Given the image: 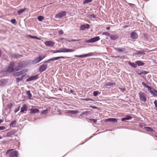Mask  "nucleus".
I'll list each match as a JSON object with an SVG mask.
<instances>
[{
  "mask_svg": "<svg viewBox=\"0 0 157 157\" xmlns=\"http://www.w3.org/2000/svg\"><path fill=\"white\" fill-rule=\"evenodd\" d=\"M45 57V56H40L39 57L35 58L32 61V63L33 65H35L43 59Z\"/></svg>",
  "mask_w": 157,
  "mask_h": 157,
  "instance_id": "obj_1",
  "label": "nucleus"
},
{
  "mask_svg": "<svg viewBox=\"0 0 157 157\" xmlns=\"http://www.w3.org/2000/svg\"><path fill=\"white\" fill-rule=\"evenodd\" d=\"M140 100L142 101L145 102L147 101L146 94L144 92L140 91L139 93Z\"/></svg>",
  "mask_w": 157,
  "mask_h": 157,
  "instance_id": "obj_2",
  "label": "nucleus"
},
{
  "mask_svg": "<svg viewBox=\"0 0 157 157\" xmlns=\"http://www.w3.org/2000/svg\"><path fill=\"white\" fill-rule=\"evenodd\" d=\"M67 13V12L66 11H61L56 15L55 17L56 18H61L65 16Z\"/></svg>",
  "mask_w": 157,
  "mask_h": 157,
  "instance_id": "obj_3",
  "label": "nucleus"
},
{
  "mask_svg": "<svg viewBox=\"0 0 157 157\" xmlns=\"http://www.w3.org/2000/svg\"><path fill=\"white\" fill-rule=\"evenodd\" d=\"M100 39L99 36H96L90 39L86 40L85 41L86 43H94L98 41Z\"/></svg>",
  "mask_w": 157,
  "mask_h": 157,
  "instance_id": "obj_4",
  "label": "nucleus"
},
{
  "mask_svg": "<svg viewBox=\"0 0 157 157\" xmlns=\"http://www.w3.org/2000/svg\"><path fill=\"white\" fill-rule=\"evenodd\" d=\"M115 49L119 53H126L127 52L126 49L124 48H115Z\"/></svg>",
  "mask_w": 157,
  "mask_h": 157,
  "instance_id": "obj_5",
  "label": "nucleus"
},
{
  "mask_svg": "<svg viewBox=\"0 0 157 157\" xmlns=\"http://www.w3.org/2000/svg\"><path fill=\"white\" fill-rule=\"evenodd\" d=\"M38 76L39 75H37L31 76L28 78L26 80L27 82L35 80L39 78Z\"/></svg>",
  "mask_w": 157,
  "mask_h": 157,
  "instance_id": "obj_6",
  "label": "nucleus"
},
{
  "mask_svg": "<svg viewBox=\"0 0 157 157\" xmlns=\"http://www.w3.org/2000/svg\"><path fill=\"white\" fill-rule=\"evenodd\" d=\"M55 43L54 42L52 41H47L45 42V45L48 47H52L55 45Z\"/></svg>",
  "mask_w": 157,
  "mask_h": 157,
  "instance_id": "obj_7",
  "label": "nucleus"
},
{
  "mask_svg": "<svg viewBox=\"0 0 157 157\" xmlns=\"http://www.w3.org/2000/svg\"><path fill=\"white\" fill-rule=\"evenodd\" d=\"M48 65L47 64H42L40 66L39 70L40 72H41L45 71L47 68Z\"/></svg>",
  "mask_w": 157,
  "mask_h": 157,
  "instance_id": "obj_8",
  "label": "nucleus"
},
{
  "mask_svg": "<svg viewBox=\"0 0 157 157\" xmlns=\"http://www.w3.org/2000/svg\"><path fill=\"white\" fill-rule=\"evenodd\" d=\"M24 67L23 64L21 63H19L18 64V66H17L15 69L16 71H18L21 70L22 68Z\"/></svg>",
  "mask_w": 157,
  "mask_h": 157,
  "instance_id": "obj_9",
  "label": "nucleus"
},
{
  "mask_svg": "<svg viewBox=\"0 0 157 157\" xmlns=\"http://www.w3.org/2000/svg\"><path fill=\"white\" fill-rule=\"evenodd\" d=\"M9 157H18V152L16 151H13L10 153Z\"/></svg>",
  "mask_w": 157,
  "mask_h": 157,
  "instance_id": "obj_10",
  "label": "nucleus"
},
{
  "mask_svg": "<svg viewBox=\"0 0 157 157\" xmlns=\"http://www.w3.org/2000/svg\"><path fill=\"white\" fill-rule=\"evenodd\" d=\"M148 91L154 96L157 97V91L155 90L152 88L150 90H148Z\"/></svg>",
  "mask_w": 157,
  "mask_h": 157,
  "instance_id": "obj_11",
  "label": "nucleus"
},
{
  "mask_svg": "<svg viewBox=\"0 0 157 157\" xmlns=\"http://www.w3.org/2000/svg\"><path fill=\"white\" fill-rule=\"evenodd\" d=\"M90 27V25L88 24L83 25L80 26V30H84L86 29H89Z\"/></svg>",
  "mask_w": 157,
  "mask_h": 157,
  "instance_id": "obj_12",
  "label": "nucleus"
},
{
  "mask_svg": "<svg viewBox=\"0 0 157 157\" xmlns=\"http://www.w3.org/2000/svg\"><path fill=\"white\" fill-rule=\"evenodd\" d=\"M130 37L133 39H136L138 38V35L135 32H133L131 33Z\"/></svg>",
  "mask_w": 157,
  "mask_h": 157,
  "instance_id": "obj_13",
  "label": "nucleus"
},
{
  "mask_svg": "<svg viewBox=\"0 0 157 157\" xmlns=\"http://www.w3.org/2000/svg\"><path fill=\"white\" fill-rule=\"evenodd\" d=\"M117 119L115 118H109L105 120V121L106 122H110L113 123H117Z\"/></svg>",
  "mask_w": 157,
  "mask_h": 157,
  "instance_id": "obj_14",
  "label": "nucleus"
},
{
  "mask_svg": "<svg viewBox=\"0 0 157 157\" xmlns=\"http://www.w3.org/2000/svg\"><path fill=\"white\" fill-rule=\"evenodd\" d=\"M27 105L25 104H24L21 108L20 112L24 113V112L26 111L27 110Z\"/></svg>",
  "mask_w": 157,
  "mask_h": 157,
  "instance_id": "obj_15",
  "label": "nucleus"
},
{
  "mask_svg": "<svg viewBox=\"0 0 157 157\" xmlns=\"http://www.w3.org/2000/svg\"><path fill=\"white\" fill-rule=\"evenodd\" d=\"M29 110L30 111L31 114L37 113L39 111V110L36 108L29 109Z\"/></svg>",
  "mask_w": 157,
  "mask_h": 157,
  "instance_id": "obj_16",
  "label": "nucleus"
},
{
  "mask_svg": "<svg viewBox=\"0 0 157 157\" xmlns=\"http://www.w3.org/2000/svg\"><path fill=\"white\" fill-rule=\"evenodd\" d=\"M65 58H65V57L59 56V57H54V58H51V59H50L49 60H50V62H51V61H52L57 60L60 59H65Z\"/></svg>",
  "mask_w": 157,
  "mask_h": 157,
  "instance_id": "obj_17",
  "label": "nucleus"
},
{
  "mask_svg": "<svg viewBox=\"0 0 157 157\" xmlns=\"http://www.w3.org/2000/svg\"><path fill=\"white\" fill-rule=\"evenodd\" d=\"M7 83L6 80L5 79H1L0 80V86H4L6 85Z\"/></svg>",
  "mask_w": 157,
  "mask_h": 157,
  "instance_id": "obj_18",
  "label": "nucleus"
},
{
  "mask_svg": "<svg viewBox=\"0 0 157 157\" xmlns=\"http://www.w3.org/2000/svg\"><path fill=\"white\" fill-rule=\"evenodd\" d=\"M63 52H73L75 51V50L72 49H67L63 48Z\"/></svg>",
  "mask_w": 157,
  "mask_h": 157,
  "instance_id": "obj_19",
  "label": "nucleus"
},
{
  "mask_svg": "<svg viewBox=\"0 0 157 157\" xmlns=\"http://www.w3.org/2000/svg\"><path fill=\"white\" fill-rule=\"evenodd\" d=\"M135 55H144L145 54L144 52L143 51H136L135 53H134Z\"/></svg>",
  "mask_w": 157,
  "mask_h": 157,
  "instance_id": "obj_20",
  "label": "nucleus"
},
{
  "mask_svg": "<svg viewBox=\"0 0 157 157\" xmlns=\"http://www.w3.org/2000/svg\"><path fill=\"white\" fill-rule=\"evenodd\" d=\"M25 72V71L24 70H22L19 72L15 73V75L16 76H19L23 74Z\"/></svg>",
  "mask_w": 157,
  "mask_h": 157,
  "instance_id": "obj_21",
  "label": "nucleus"
},
{
  "mask_svg": "<svg viewBox=\"0 0 157 157\" xmlns=\"http://www.w3.org/2000/svg\"><path fill=\"white\" fill-rule=\"evenodd\" d=\"M78 110L73 111V110H71V111H67L66 112V113H70L71 114H72L73 115L75 114L78 113Z\"/></svg>",
  "mask_w": 157,
  "mask_h": 157,
  "instance_id": "obj_22",
  "label": "nucleus"
},
{
  "mask_svg": "<svg viewBox=\"0 0 157 157\" xmlns=\"http://www.w3.org/2000/svg\"><path fill=\"white\" fill-rule=\"evenodd\" d=\"M136 64L137 66H143L144 64V63L142 62L141 61L138 60L136 62Z\"/></svg>",
  "mask_w": 157,
  "mask_h": 157,
  "instance_id": "obj_23",
  "label": "nucleus"
},
{
  "mask_svg": "<svg viewBox=\"0 0 157 157\" xmlns=\"http://www.w3.org/2000/svg\"><path fill=\"white\" fill-rule=\"evenodd\" d=\"M132 117L129 115H127L126 117L122 118L121 119V121H124L126 120H129L132 118Z\"/></svg>",
  "mask_w": 157,
  "mask_h": 157,
  "instance_id": "obj_24",
  "label": "nucleus"
},
{
  "mask_svg": "<svg viewBox=\"0 0 157 157\" xmlns=\"http://www.w3.org/2000/svg\"><path fill=\"white\" fill-rule=\"evenodd\" d=\"M128 63L129 65L134 68H136L137 67V65L136 63V62L135 63H132L130 61H129Z\"/></svg>",
  "mask_w": 157,
  "mask_h": 157,
  "instance_id": "obj_25",
  "label": "nucleus"
},
{
  "mask_svg": "<svg viewBox=\"0 0 157 157\" xmlns=\"http://www.w3.org/2000/svg\"><path fill=\"white\" fill-rule=\"evenodd\" d=\"M25 76V75H23L20 77L17 78L16 80V81L17 82H19L20 81H21L24 77Z\"/></svg>",
  "mask_w": 157,
  "mask_h": 157,
  "instance_id": "obj_26",
  "label": "nucleus"
},
{
  "mask_svg": "<svg viewBox=\"0 0 157 157\" xmlns=\"http://www.w3.org/2000/svg\"><path fill=\"white\" fill-rule=\"evenodd\" d=\"M144 128L147 131L149 132H154L155 131L152 129L150 127H145Z\"/></svg>",
  "mask_w": 157,
  "mask_h": 157,
  "instance_id": "obj_27",
  "label": "nucleus"
},
{
  "mask_svg": "<svg viewBox=\"0 0 157 157\" xmlns=\"http://www.w3.org/2000/svg\"><path fill=\"white\" fill-rule=\"evenodd\" d=\"M109 36L111 39L113 40H115L118 38V36L116 35H110Z\"/></svg>",
  "mask_w": 157,
  "mask_h": 157,
  "instance_id": "obj_28",
  "label": "nucleus"
},
{
  "mask_svg": "<svg viewBox=\"0 0 157 157\" xmlns=\"http://www.w3.org/2000/svg\"><path fill=\"white\" fill-rule=\"evenodd\" d=\"M142 85L144 86L145 87L148 89V90H151V89L152 88V87H150L149 86L147 85L146 83H145L144 82H142Z\"/></svg>",
  "mask_w": 157,
  "mask_h": 157,
  "instance_id": "obj_29",
  "label": "nucleus"
},
{
  "mask_svg": "<svg viewBox=\"0 0 157 157\" xmlns=\"http://www.w3.org/2000/svg\"><path fill=\"white\" fill-rule=\"evenodd\" d=\"M26 94L28 96L29 98V99H31V98L32 96V94L30 93V90H28L26 92Z\"/></svg>",
  "mask_w": 157,
  "mask_h": 157,
  "instance_id": "obj_30",
  "label": "nucleus"
},
{
  "mask_svg": "<svg viewBox=\"0 0 157 157\" xmlns=\"http://www.w3.org/2000/svg\"><path fill=\"white\" fill-rule=\"evenodd\" d=\"M74 56L75 57H78L79 58H84V57H87L86 54H84L83 55H75Z\"/></svg>",
  "mask_w": 157,
  "mask_h": 157,
  "instance_id": "obj_31",
  "label": "nucleus"
},
{
  "mask_svg": "<svg viewBox=\"0 0 157 157\" xmlns=\"http://www.w3.org/2000/svg\"><path fill=\"white\" fill-rule=\"evenodd\" d=\"M22 56V55L18 54H15L12 56L13 57L15 58H20Z\"/></svg>",
  "mask_w": 157,
  "mask_h": 157,
  "instance_id": "obj_32",
  "label": "nucleus"
},
{
  "mask_svg": "<svg viewBox=\"0 0 157 157\" xmlns=\"http://www.w3.org/2000/svg\"><path fill=\"white\" fill-rule=\"evenodd\" d=\"M16 121L14 120L12 121L11 123L10 124V126L12 127H14V125L16 124Z\"/></svg>",
  "mask_w": 157,
  "mask_h": 157,
  "instance_id": "obj_33",
  "label": "nucleus"
},
{
  "mask_svg": "<svg viewBox=\"0 0 157 157\" xmlns=\"http://www.w3.org/2000/svg\"><path fill=\"white\" fill-rule=\"evenodd\" d=\"M63 48H61L60 49L58 50H56V51L54 52H53L54 53H60V52H63Z\"/></svg>",
  "mask_w": 157,
  "mask_h": 157,
  "instance_id": "obj_34",
  "label": "nucleus"
},
{
  "mask_svg": "<svg viewBox=\"0 0 157 157\" xmlns=\"http://www.w3.org/2000/svg\"><path fill=\"white\" fill-rule=\"evenodd\" d=\"M26 9V8L21 9L18 12V14L20 15L21 14L24 12Z\"/></svg>",
  "mask_w": 157,
  "mask_h": 157,
  "instance_id": "obj_35",
  "label": "nucleus"
},
{
  "mask_svg": "<svg viewBox=\"0 0 157 157\" xmlns=\"http://www.w3.org/2000/svg\"><path fill=\"white\" fill-rule=\"evenodd\" d=\"M44 18V17L42 16H39L37 17V19L38 21H42Z\"/></svg>",
  "mask_w": 157,
  "mask_h": 157,
  "instance_id": "obj_36",
  "label": "nucleus"
},
{
  "mask_svg": "<svg viewBox=\"0 0 157 157\" xmlns=\"http://www.w3.org/2000/svg\"><path fill=\"white\" fill-rule=\"evenodd\" d=\"M14 70L13 67H11L10 66H9L8 68V71L10 72H12Z\"/></svg>",
  "mask_w": 157,
  "mask_h": 157,
  "instance_id": "obj_37",
  "label": "nucleus"
},
{
  "mask_svg": "<svg viewBox=\"0 0 157 157\" xmlns=\"http://www.w3.org/2000/svg\"><path fill=\"white\" fill-rule=\"evenodd\" d=\"M92 1V0H85L83 2V4H86L89 2H91Z\"/></svg>",
  "mask_w": 157,
  "mask_h": 157,
  "instance_id": "obj_38",
  "label": "nucleus"
},
{
  "mask_svg": "<svg viewBox=\"0 0 157 157\" xmlns=\"http://www.w3.org/2000/svg\"><path fill=\"white\" fill-rule=\"evenodd\" d=\"M148 73H149L148 71H142V72H141V73H138V74L140 75H141L142 74L146 75Z\"/></svg>",
  "mask_w": 157,
  "mask_h": 157,
  "instance_id": "obj_39",
  "label": "nucleus"
},
{
  "mask_svg": "<svg viewBox=\"0 0 157 157\" xmlns=\"http://www.w3.org/2000/svg\"><path fill=\"white\" fill-rule=\"evenodd\" d=\"M102 35H105L108 36H110V34L109 33L106 32H103L102 33Z\"/></svg>",
  "mask_w": 157,
  "mask_h": 157,
  "instance_id": "obj_40",
  "label": "nucleus"
},
{
  "mask_svg": "<svg viewBox=\"0 0 157 157\" xmlns=\"http://www.w3.org/2000/svg\"><path fill=\"white\" fill-rule=\"evenodd\" d=\"M13 134V132L12 131H10L7 134L8 136H11Z\"/></svg>",
  "mask_w": 157,
  "mask_h": 157,
  "instance_id": "obj_41",
  "label": "nucleus"
},
{
  "mask_svg": "<svg viewBox=\"0 0 157 157\" xmlns=\"http://www.w3.org/2000/svg\"><path fill=\"white\" fill-rule=\"evenodd\" d=\"M88 17L90 18H95V16L93 14H90V15H88Z\"/></svg>",
  "mask_w": 157,
  "mask_h": 157,
  "instance_id": "obj_42",
  "label": "nucleus"
},
{
  "mask_svg": "<svg viewBox=\"0 0 157 157\" xmlns=\"http://www.w3.org/2000/svg\"><path fill=\"white\" fill-rule=\"evenodd\" d=\"M98 93V91H95L94 92L93 94L94 96H96L97 95Z\"/></svg>",
  "mask_w": 157,
  "mask_h": 157,
  "instance_id": "obj_43",
  "label": "nucleus"
},
{
  "mask_svg": "<svg viewBox=\"0 0 157 157\" xmlns=\"http://www.w3.org/2000/svg\"><path fill=\"white\" fill-rule=\"evenodd\" d=\"M94 55V53L93 52L89 53L86 54L87 57L90 56Z\"/></svg>",
  "mask_w": 157,
  "mask_h": 157,
  "instance_id": "obj_44",
  "label": "nucleus"
},
{
  "mask_svg": "<svg viewBox=\"0 0 157 157\" xmlns=\"http://www.w3.org/2000/svg\"><path fill=\"white\" fill-rule=\"evenodd\" d=\"M11 22L12 23L14 24H15V23L16 22V20L14 19H13L11 20Z\"/></svg>",
  "mask_w": 157,
  "mask_h": 157,
  "instance_id": "obj_45",
  "label": "nucleus"
},
{
  "mask_svg": "<svg viewBox=\"0 0 157 157\" xmlns=\"http://www.w3.org/2000/svg\"><path fill=\"white\" fill-rule=\"evenodd\" d=\"M47 112H48V110H47V109L41 112V114H46L47 113Z\"/></svg>",
  "mask_w": 157,
  "mask_h": 157,
  "instance_id": "obj_46",
  "label": "nucleus"
},
{
  "mask_svg": "<svg viewBox=\"0 0 157 157\" xmlns=\"http://www.w3.org/2000/svg\"><path fill=\"white\" fill-rule=\"evenodd\" d=\"M154 104L155 107L157 108V100H155L154 102Z\"/></svg>",
  "mask_w": 157,
  "mask_h": 157,
  "instance_id": "obj_47",
  "label": "nucleus"
},
{
  "mask_svg": "<svg viewBox=\"0 0 157 157\" xmlns=\"http://www.w3.org/2000/svg\"><path fill=\"white\" fill-rule=\"evenodd\" d=\"M88 112H89L87 111L84 112L82 113V114L87 115L88 114Z\"/></svg>",
  "mask_w": 157,
  "mask_h": 157,
  "instance_id": "obj_48",
  "label": "nucleus"
},
{
  "mask_svg": "<svg viewBox=\"0 0 157 157\" xmlns=\"http://www.w3.org/2000/svg\"><path fill=\"white\" fill-rule=\"evenodd\" d=\"M29 36L31 38H35L36 39H39L37 38V37H36V36H32L31 35H29Z\"/></svg>",
  "mask_w": 157,
  "mask_h": 157,
  "instance_id": "obj_49",
  "label": "nucleus"
},
{
  "mask_svg": "<svg viewBox=\"0 0 157 157\" xmlns=\"http://www.w3.org/2000/svg\"><path fill=\"white\" fill-rule=\"evenodd\" d=\"M119 89L122 92H124V91H125V88H119Z\"/></svg>",
  "mask_w": 157,
  "mask_h": 157,
  "instance_id": "obj_50",
  "label": "nucleus"
},
{
  "mask_svg": "<svg viewBox=\"0 0 157 157\" xmlns=\"http://www.w3.org/2000/svg\"><path fill=\"white\" fill-rule=\"evenodd\" d=\"M20 106H19L17 109L14 110V112L16 113L20 110Z\"/></svg>",
  "mask_w": 157,
  "mask_h": 157,
  "instance_id": "obj_51",
  "label": "nucleus"
},
{
  "mask_svg": "<svg viewBox=\"0 0 157 157\" xmlns=\"http://www.w3.org/2000/svg\"><path fill=\"white\" fill-rule=\"evenodd\" d=\"M91 121L94 123H95L96 122L97 120H95L94 119H91L90 120Z\"/></svg>",
  "mask_w": 157,
  "mask_h": 157,
  "instance_id": "obj_52",
  "label": "nucleus"
},
{
  "mask_svg": "<svg viewBox=\"0 0 157 157\" xmlns=\"http://www.w3.org/2000/svg\"><path fill=\"white\" fill-rule=\"evenodd\" d=\"M5 128L4 126H0V130H3Z\"/></svg>",
  "mask_w": 157,
  "mask_h": 157,
  "instance_id": "obj_53",
  "label": "nucleus"
},
{
  "mask_svg": "<svg viewBox=\"0 0 157 157\" xmlns=\"http://www.w3.org/2000/svg\"><path fill=\"white\" fill-rule=\"evenodd\" d=\"M115 59H117V58H122L120 56H115L114 57Z\"/></svg>",
  "mask_w": 157,
  "mask_h": 157,
  "instance_id": "obj_54",
  "label": "nucleus"
},
{
  "mask_svg": "<svg viewBox=\"0 0 157 157\" xmlns=\"http://www.w3.org/2000/svg\"><path fill=\"white\" fill-rule=\"evenodd\" d=\"M14 65V63L13 62H11L10 63V65L9 66H10L11 67H13Z\"/></svg>",
  "mask_w": 157,
  "mask_h": 157,
  "instance_id": "obj_55",
  "label": "nucleus"
},
{
  "mask_svg": "<svg viewBox=\"0 0 157 157\" xmlns=\"http://www.w3.org/2000/svg\"><path fill=\"white\" fill-rule=\"evenodd\" d=\"M59 34H62L63 33V31L61 30L59 31Z\"/></svg>",
  "mask_w": 157,
  "mask_h": 157,
  "instance_id": "obj_56",
  "label": "nucleus"
},
{
  "mask_svg": "<svg viewBox=\"0 0 157 157\" xmlns=\"http://www.w3.org/2000/svg\"><path fill=\"white\" fill-rule=\"evenodd\" d=\"M50 62L49 59L44 62V63H50Z\"/></svg>",
  "mask_w": 157,
  "mask_h": 157,
  "instance_id": "obj_57",
  "label": "nucleus"
},
{
  "mask_svg": "<svg viewBox=\"0 0 157 157\" xmlns=\"http://www.w3.org/2000/svg\"><path fill=\"white\" fill-rule=\"evenodd\" d=\"M90 107H91L94 109H96L97 108V107L95 106H90Z\"/></svg>",
  "mask_w": 157,
  "mask_h": 157,
  "instance_id": "obj_58",
  "label": "nucleus"
},
{
  "mask_svg": "<svg viewBox=\"0 0 157 157\" xmlns=\"http://www.w3.org/2000/svg\"><path fill=\"white\" fill-rule=\"evenodd\" d=\"M8 150L6 152V154H8V153L10 151H11V150Z\"/></svg>",
  "mask_w": 157,
  "mask_h": 157,
  "instance_id": "obj_59",
  "label": "nucleus"
},
{
  "mask_svg": "<svg viewBox=\"0 0 157 157\" xmlns=\"http://www.w3.org/2000/svg\"><path fill=\"white\" fill-rule=\"evenodd\" d=\"M85 100H86V101H89V100H92L91 99L89 98H87V99H85Z\"/></svg>",
  "mask_w": 157,
  "mask_h": 157,
  "instance_id": "obj_60",
  "label": "nucleus"
},
{
  "mask_svg": "<svg viewBox=\"0 0 157 157\" xmlns=\"http://www.w3.org/2000/svg\"><path fill=\"white\" fill-rule=\"evenodd\" d=\"M2 54V52L1 50L0 49V57L1 56Z\"/></svg>",
  "mask_w": 157,
  "mask_h": 157,
  "instance_id": "obj_61",
  "label": "nucleus"
},
{
  "mask_svg": "<svg viewBox=\"0 0 157 157\" xmlns=\"http://www.w3.org/2000/svg\"><path fill=\"white\" fill-rule=\"evenodd\" d=\"M70 93H73L74 92V91L72 90H70Z\"/></svg>",
  "mask_w": 157,
  "mask_h": 157,
  "instance_id": "obj_62",
  "label": "nucleus"
},
{
  "mask_svg": "<svg viewBox=\"0 0 157 157\" xmlns=\"http://www.w3.org/2000/svg\"><path fill=\"white\" fill-rule=\"evenodd\" d=\"M77 40H72L71 41H76Z\"/></svg>",
  "mask_w": 157,
  "mask_h": 157,
  "instance_id": "obj_63",
  "label": "nucleus"
},
{
  "mask_svg": "<svg viewBox=\"0 0 157 157\" xmlns=\"http://www.w3.org/2000/svg\"><path fill=\"white\" fill-rule=\"evenodd\" d=\"M110 29V27H108L106 28V29L109 30Z\"/></svg>",
  "mask_w": 157,
  "mask_h": 157,
  "instance_id": "obj_64",
  "label": "nucleus"
}]
</instances>
